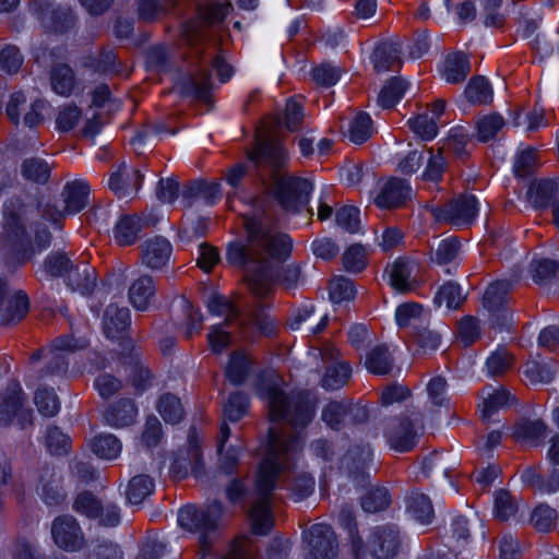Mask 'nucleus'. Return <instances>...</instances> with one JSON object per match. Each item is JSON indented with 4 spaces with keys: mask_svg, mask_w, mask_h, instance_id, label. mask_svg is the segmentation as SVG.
I'll return each mask as SVG.
<instances>
[{
    "mask_svg": "<svg viewBox=\"0 0 559 559\" xmlns=\"http://www.w3.org/2000/svg\"><path fill=\"white\" fill-rule=\"evenodd\" d=\"M157 411L166 423L173 425L180 423L185 416L180 399L171 393H165L159 397Z\"/></svg>",
    "mask_w": 559,
    "mask_h": 559,
    "instance_id": "obj_45",
    "label": "nucleus"
},
{
    "mask_svg": "<svg viewBox=\"0 0 559 559\" xmlns=\"http://www.w3.org/2000/svg\"><path fill=\"white\" fill-rule=\"evenodd\" d=\"M423 428L421 414L416 412L401 414L386 421L384 437L391 449L397 452H409L415 448L419 430Z\"/></svg>",
    "mask_w": 559,
    "mask_h": 559,
    "instance_id": "obj_8",
    "label": "nucleus"
},
{
    "mask_svg": "<svg viewBox=\"0 0 559 559\" xmlns=\"http://www.w3.org/2000/svg\"><path fill=\"white\" fill-rule=\"evenodd\" d=\"M372 134V120L367 112H359L350 122L348 136L356 144L367 141Z\"/></svg>",
    "mask_w": 559,
    "mask_h": 559,
    "instance_id": "obj_58",
    "label": "nucleus"
},
{
    "mask_svg": "<svg viewBox=\"0 0 559 559\" xmlns=\"http://www.w3.org/2000/svg\"><path fill=\"white\" fill-rule=\"evenodd\" d=\"M169 12V9L162 0H138L136 13L139 21L143 23H155Z\"/></svg>",
    "mask_w": 559,
    "mask_h": 559,
    "instance_id": "obj_51",
    "label": "nucleus"
},
{
    "mask_svg": "<svg viewBox=\"0 0 559 559\" xmlns=\"http://www.w3.org/2000/svg\"><path fill=\"white\" fill-rule=\"evenodd\" d=\"M254 386L257 393L267 402L272 421L285 420L294 428H305L311 423L314 406L309 397L300 393L287 396L280 389V378L274 371L259 373Z\"/></svg>",
    "mask_w": 559,
    "mask_h": 559,
    "instance_id": "obj_5",
    "label": "nucleus"
},
{
    "mask_svg": "<svg viewBox=\"0 0 559 559\" xmlns=\"http://www.w3.org/2000/svg\"><path fill=\"white\" fill-rule=\"evenodd\" d=\"M350 373L352 368L347 362H336L326 368L322 385L328 390H337L347 383Z\"/></svg>",
    "mask_w": 559,
    "mask_h": 559,
    "instance_id": "obj_55",
    "label": "nucleus"
},
{
    "mask_svg": "<svg viewBox=\"0 0 559 559\" xmlns=\"http://www.w3.org/2000/svg\"><path fill=\"white\" fill-rule=\"evenodd\" d=\"M209 311L216 316L225 317V324L233 325L237 323L238 325L245 324V319L240 311L233 305V302L223 295L214 294L207 301Z\"/></svg>",
    "mask_w": 559,
    "mask_h": 559,
    "instance_id": "obj_36",
    "label": "nucleus"
},
{
    "mask_svg": "<svg viewBox=\"0 0 559 559\" xmlns=\"http://www.w3.org/2000/svg\"><path fill=\"white\" fill-rule=\"evenodd\" d=\"M130 311L115 304L107 306L103 316V330L107 338L120 340L130 326Z\"/></svg>",
    "mask_w": 559,
    "mask_h": 559,
    "instance_id": "obj_22",
    "label": "nucleus"
},
{
    "mask_svg": "<svg viewBox=\"0 0 559 559\" xmlns=\"http://www.w3.org/2000/svg\"><path fill=\"white\" fill-rule=\"evenodd\" d=\"M74 263L70 258L62 252H55L47 257L44 266L45 271L55 277L68 276V273L73 267Z\"/></svg>",
    "mask_w": 559,
    "mask_h": 559,
    "instance_id": "obj_63",
    "label": "nucleus"
},
{
    "mask_svg": "<svg viewBox=\"0 0 559 559\" xmlns=\"http://www.w3.org/2000/svg\"><path fill=\"white\" fill-rule=\"evenodd\" d=\"M242 225L247 242H231L226 259L243 270V281L250 294L264 300L274 294L276 286L296 287L301 276L300 265L283 264L292 253L290 237L269 228L261 215H242Z\"/></svg>",
    "mask_w": 559,
    "mask_h": 559,
    "instance_id": "obj_1",
    "label": "nucleus"
},
{
    "mask_svg": "<svg viewBox=\"0 0 559 559\" xmlns=\"http://www.w3.org/2000/svg\"><path fill=\"white\" fill-rule=\"evenodd\" d=\"M37 491L48 506H59L67 497L62 478L52 466L45 465L39 469Z\"/></svg>",
    "mask_w": 559,
    "mask_h": 559,
    "instance_id": "obj_17",
    "label": "nucleus"
},
{
    "mask_svg": "<svg viewBox=\"0 0 559 559\" xmlns=\"http://www.w3.org/2000/svg\"><path fill=\"white\" fill-rule=\"evenodd\" d=\"M401 47L396 43H383L379 45L373 53L372 61L376 72L392 70L395 64L401 67Z\"/></svg>",
    "mask_w": 559,
    "mask_h": 559,
    "instance_id": "obj_34",
    "label": "nucleus"
},
{
    "mask_svg": "<svg viewBox=\"0 0 559 559\" xmlns=\"http://www.w3.org/2000/svg\"><path fill=\"white\" fill-rule=\"evenodd\" d=\"M143 180V175L138 169L129 168L121 164L109 178V188L120 198H128L136 192Z\"/></svg>",
    "mask_w": 559,
    "mask_h": 559,
    "instance_id": "obj_21",
    "label": "nucleus"
},
{
    "mask_svg": "<svg viewBox=\"0 0 559 559\" xmlns=\"http://www.w3.org/2000/svg\"><path fill=\"white\" fill-rule=\"evenodd\" d=\"M300 448V436L297 433H278L269 429L267 451L259 464L254 488L250 493L251 508L249 516L252 532L257 535L267 534L273 526L272 502L275 490L288 479L293 466V456ZM225 492L231 503H242L249 497L245 478H233Z\"/></svg>",
    "mask_w": 559,
    "mask_h": 559,
    "instance_id": "obj_2",
    "label": "nucleus"
},
{
    "mask_svg": "<svg viewBox=\"0 0 559 559\" xmlns=\"http://www.w3.org/2000/svg\"><path fill=\"white\" fill-rule=\"evenodd\" d=\"M28 7L47 33L62 34L74 26L75 17L71 10L56 5L51 0H31Z\"/></svg>",
    "mask_w": 559,
    "mask_h": 559,
    "instance_id": "obj_9",
    "label": "nucleus"
},
{
    "mask_svg": "<svg viewBox=\"0 0 559 559\" xmlns=\"http://www.w3.org/2000/svg\"><path fill=\"white\" fill-rule=\"evenodd\" d=\"M558 262L550 259L534 260L531 262L530 272L537 285H547L556 278Z\"/></svg>",
    "mask_w": 559,
    "mask_h": 559,
    "instance_id": "obj_53",
    "label": "nucleus"
},
{
    "mask_svg": "<svg viewBox=\"0 0 559 559\" xmlns=\"http://www.w3.org/2000/svg\"><path fill=\"white\" fill-rule=\"evenodd\" d=\"M519 510L518 500L510 491L500 489L495 498V515L499 521H508L513 518Z\"/></svg>",
    "mask_w": 559,
    "mask_h": 559,
    "instance_id": "obj_56",
    "label": "nucleus"
},
{
    "mask_svg": "<svg viewBox=\"0 0 559 559\" xmlns=\"http://www.w3.org/2000/svg\"><path fill=\"white\" fill-rule=\"evenodd\" d=\"M329 293L331 300L338 304L354 299L356 289L353 281L340 276L330 282Z\"/></svg>",
    "mask_w": 559,
    "mask_h": 559,
    "instance_id": "obj_62",
    "label": "nucleus"
},
{
    "mask_svg": "<svg viewBox=\"0 0 559 559\" xmlns=\"http://www.w3.org/2000/svg\"><path fill=\"white\" fill-rule=\"evenodd\" d=\"M473 536L477 538L485 537V530L481 520L476 513L456 516L451 525V537L457 545L466 544Z\"/></svg>",
    "mask_w": 559,
    "mask_h": 559,
    "instance_id": "obj_23",
    "label": "nucleus"
},
{
    "mask_svg": "<svg viewBox=\"0 0 559 559\" xmlns=\"http://www.w3.org/2000/svg\"><path fill=\"white\" fill-rule=\"evenodd\" d=\"M402 546L397 526L384 524L373 528L368 540L370 554L376 559H393Z\"/></svg>",
    "mask_w": 559,
    "mask_h": 559,
    "instance_id": "obj_16",
    "label": "nucleus"
},
{
    "mask_svg": "<svg viewBox=\"0 0 559 559\" xmlns=\"http://www.w3.org/2000/svg\"><path fill=\"white\" fill-rule=\"evenodd\" d=\"M170 242L160 236L148 239L141 246L142 263L151 270L163 269L171 257Z\"/></svg>",
    "mask_w": 559,
    "mask_h": 559,
    "instance_id": "obj_18",
    "label": "nucleus"
},
{
    "mask_svg": "<svg viewBox=\"0 0 559 559\" xmlns=\"http://www.w3.org/2000/svg\"><path fill=\"white\" fill-rule=\"evenodd\" d=\"M154 491V480L148 475H136L129 480L126 497L129 503L140 504Z\"/></svg>",
    "mask_w": 559,
    "mask_h": 559,
    "instance_id": "obj_42",
    "label": "nucleus"
},
{
    "mask_svg": "<svg viewBox=\"0 0 559 559\" xmlns=\"http://www.w3.org/2000/svg\"><path fill=\"white\" fill-rule=\"evenodd\" d=\"M471 71L469 62L465 53L455 52L449 55L444 66V76L449 83L463 82Z\"/></svg>",
    "mask_w": 559,
    "mask_h": 559,
    "instance_id": "obj_39",
    "label": "nucleus"
},
{
    "mask_svg": "<svg viewBox=\"0 0 559 559\" xmlns=\"http://www.w3.org/2000/svg\"><path fill=\"white\" fill-rule=\"evenodd\" d=\"M231 9L229 0L200 1L193 16L181 24V39L195 48L207 41L216 44L222 25Z\"/></svg>",
    "mask_w": 559,
    "mask_h": 559,
    "instance_id": "obj_6",
    "label": "nucleus"
},
{
    "mask_svg": "<svg viewBox=\"0 0 559 559\" xmlns=\"http://www.w3.org/2000/svg\"><path fill=\"white\" fill-rule=\"evenodd\" d=\"M306 559H335L337 543L334 532L326 524L312 525L306 535Z\"/></svg>",
    "mask_w": 559,
    "mask_h": 559,
    "instance_id": "obj_13",
    "label": "nucleus"
},
{
    "mask_svg": "<svg viewBox=\"0 0 559 559\" xmlns=\"http://www.w3.org/2000/svg\"><path fill=\"white\" fill-rule=\"evenodd\" d=\"M155 292L156 285L154 278L148 274H143L129 287L130 302L135 309L144 311L148 308Z\"/></svg>",
    "mask_w": 559,
    "mask_h": 559,
    "instance_id": "obj_31",
    "label": "nucleus"
},
{
    "mask_svg": "<svg viewBox=\"0 0 559 559\" xmlns=\"http://www.w3.org/2000/svg\"><path fill=\"white\" fill-rule=\"evenodd\" d=\"M428 152L430 156L421 178L425 181L439 182L449 167V158L439 147H431Z\"/></svg>",
    "mask_w": 559,
    "mask_h": 559,
    "instance_id": "obj_46",
    "label": "nucleus"
},
{
    "mask_svg": "<svg viewBox=\"0 0 559 559\" xmlns=\"http://www.w3.org/2000/svg\"><path fill=\"white\" fill-rule=\"evenodd\" d=\"M558 520L557 511L547 504H539L532 513L531 522L533 526L543 533L555 528Z\"/></svg>",
    "mask_w": 559,
    "mask_h": 559,
    "instance_id": "obj_60",
    "label": "nucleus"
},
{
    "mask_svg": "<svg viewBox=\"0 0 559 559\" xmlns=\"http://www.w3.org/2000/svg\"><path fill=\"white\" fill-rule=\"evenodd\" d=\"M51 86L59 95L68 96L71 94L74 87V74L68 64L59 63L52 68Z\"/></svg>",
    "mask_w": 559,
    "mask_h": 559,
    "instance_id": "obj_49",
    "label": "nucleus"
},
{
    "mask_svg": "<svg viewBox=\"0 0 559 559\" xmlns=\"http://www.w3.org/2000/svg\"><path fill=\"white\" fill-rule=\"evenodd\" d=\"M465 97L473 105L488 104L492 100V90L484 76L472 78L465 87Z\"/></svg>",
    "mask_w": 559,
    "mask_h": 559,
    "instance_id": "obj_48",
    "label": "nucleus"
},
{
    "mask_svg": "<svg viewBox=\"0 0 559 559\" xmlns=\"http://www.w3.org/2000/svg\"><path fill=\"white\" fill-rule=\"evenodd\" d=\"M138 409L133 400L120 399L111 404L105 412V420L114 427H126L135 421Z\"/></svg>",
    "mask_w": 559,
    "mask_h": 559,
    "instance_id": "obj_30",
    "label": "nucleus"
},
{
    "mask_svg": "<svg viewBox=\"0 0 559 559\" xmlns=\"http://www.w3.org/2000/svg\"><path fill=\"white\" fill-rule=\"evenodd\" d=\"M477 212V200L472 194H460L448 201L443 206L431 209V214L437 221L447 222L453 226L472 224Z\"/></svg>",
    "mask_w": 559,
    "mask_h": 559,
    "instance_id": "obj_11",
    "label": "nucleus"
},
{
    "mask_svg": "<svg viewBox=\"0 0 559 559\" xmlns=\"http://www.w3.org/2000/svg\"><path fill=\"white\" fill-rule=\"evenodd\" d=\"M558 192V182L552 179H539L531 182L527 199L535 209H547Z\"/></svg>",
    "mask_w": 559,
    "mask_h": 559,
    "instance_id": "obj_33",
    "label": "nucleus"
},
{
    "mask_svg": "<svg viewBox=\"0 0 559 559\" xmlns=\"http://www.w3.org/2000/svg\"><path fill=\"white\" fill-rule=\"evenodd\" d=\"M328 324V316L317 311L314 307L304 308L290 318L289 326L308 335L321 333Z\"/></svg>",
    "mask_w": 559,
    "mask_h": 559,
    "instance_id": "obj_24",
    "label": "nucleus"
},
{
    "mask_svg": "<svg viewBox=\"0 0 559 559\" xmlns=\"http://www.w3.org/2000/svg\"><path fill=\"white\" fill-rule=\"evenodd\" d=\"M252 370L250 357L242 353H234L226 367V377L234 385L242 384Z\"/></svg>",
    "mask_w": 559,
    "mask_h": 559,
    "instance_id": "obj_40",
    "label": "nucleus"
},
{
    "mask_svg": "<svg viewBox=\"0 0 559 559\" xmlns=\"http://www.w3.org/2000/svg\"><path fill=\"white\" fill-rule=\"evenodd\" d=\"M51 173V166L43 158H25L21 164V174L27 181L45 185Z\"/></svg>",
    "mask_w": 559,
    "mask_h": 559,
    "instance_id": "obj_38",
    "label": "nucleus"
},
{
    "mask_svg": "<svg viewBox=\"0 0 559 559\" xmlns=\"http://www.w3.org/2000/svg\"><path fill=\"white\" fill-rule=\"evenodd\" d=\"M92 451L100 459H116L121 451V442L111 433L99 435L92 440Z\"/></svg>",
    "mask_w": 559,
    "mask_h": 559,
    "instance_id": "obj_50",
    "label": "nucleus"
},
{
    "mask_svg": "<svg viewBox=\"0 0 559 559\" xmlns=\"http://www.w3.org/2000/svg\"><path fill=\"white\" fill-rule=\"evenodd\" d=\"M348 400L330 401L321 412V419L333 430H341L347 417Z\"/></svg>",
    "mask_w": 559,
    "mask_h": 559,
    "instance_id": "obj_43",
    "label": "nucleus"
},
{
    "mask_svg": "<svg viewBox=\"0 0 559 559\" xmlns=\"http://www.w3.org/2000/svg\"><path fill=\"white\" fill-rule=\"evenodd\" d=\"M29 300L20 289H12L9 281L0 276V325L20 323L28 313Z\"/></svg>",
    "mask_w": 559,
    "mask_h": 559,
    "instance_id": "obj_10",
    "label": "nucleus"
},
{
    "mask_svg": "<svg viewBox=\"0 0 559 559\" xmlns=\"http://www.w3.org/2000/svg\"><path fill=\"white\" fill-rule=\"evenodd\" d=\"M514 401V396L504 388L488 393L484 399L480 418L484 421L495 420L493 416Z\"/></svg>",
    "mask_w": 559,
    "mask_h": 559,
    "instance_id": "obj_37",
    "label": "nucleus"
},
{
    "mask_svg": "<svg viewBox=\"0 0 559 559\" xmlns=\"http://www.w3.org/2000/svg\"><path fill=\"white\" fill-rule=\"evenodd\" d=\"M406 511L419 523L430 524L435 518V510L430 498L419 491H411L406 498Z\"/></svg>",
    "mask_w": 559,
    "mask_h": 559,
    "instance_id": "obj_32",
    "label": "nucleus"
},
{
    "mask_svg": "<svg viewBox=\"0 0 559 559\" xmlns=\"http://www.w3.org/2000/svg\"><path fill=\"white\" fill-rule=\"evenodd\" d=\"M248 407L249 399L245 393H231L224 405V417L229 421L236 423L246 415Z\"/></svg>",
    "mask_w": 559,
    "mask_h": 559,
    "instance_id": "obj_59",
    "label": "nucleus"
},
{
    "mask_svg": "<svg viewBox=\"0 0 559 559\" xmlns=\"http://www.w3.org/2000/svg\"><path fill=\"white\" fill-rule=\"evenodd\" d=\"M415 264L405 259H397L389 271L391 286L400 292L407 293L413 289L412 273Z\"/></svg>",
    "mask_w": 559,
    "mask_h": 559,
    "instance_id": "obj_35",
    "label": "nucleus"
},
{
    "mask_svg": "<svg viewBox=\"0 0 559 559\" xmlns=\"http://www.w3.org/2000/svg\"><path fill=\"white\" fill-rule=\"evenodd\" d=\"M280 126L281 119L275 118L270 128L257 133L254 146L247 156L278 204L287 212L297 213L308 204L313 185L306 178L287 176L288 152L275 134Z\"/></svg>",
    "mask_w": 559,
    "mask_h": 559,
    "instance_id": "obj_3",
    "label": "nucleus"
},
{
    "mask_svg": "<svg viewBox=\"0 0 559 559\" xmlns=\"http://www.w3.org/2000/svg\"><path fill=\"white\" fill-rule=\"evenodd\" d=\"M34 401L38 412L46 417H52L59 412L60 402L52 390L47 388L37 389Z\"/></svg>",
    "mask_w": 559,
    "mask_h": 559,
    "instance_id": "obj_61",
    "label": "nucleus"
},
{
    "mask_svg": "<svg viewBox=\"0 0 559 559\" xmlns=\"http://www.w3.org/2000/svg\"><path fill=\"white\" fill-rule=\"evenodd\" d=\"M23 55L15 45L7 44L0 50V69L9 74L16 73L23 64Z\"/></svg>",
    "mask_w": 559,
    "mask_h": 559,
    "instance_id": "obj_64",
    "label": "nucleus"
},
{
    "mask_svg": "<svg viewBox=\"0 0 559 559\" xmlns=\"http://www.w3.org/2000/svg\"><path fill=\"white\" fill-rule=\"evenodd\" d=\"M511 282L507 280L491 283L485 290L483 306L492 314V321L509 326L512 316L507 311L510 301Z\"/></svg>",
    "mask_w": 559,
    "mask_h": 559,
    "instance_id": "obj_12",
    "label": "nucleus"
},
{
    "mask_svg": "<svg viewBox=\"0 0 559 559\" xmlns=\"http://www.w3.org/2000/svg\"><path fill=\"white\" fill-rule=\"evenodd\" d=\"M51 535L56 545L66 551H79L86 543L79 522L69 514L60 515L53 520Z\"/></svg>",
    "mask_w": 559,
    "mask_h": 559,
    "instance_id": "obj_15",
    "label": "nucleus"
},
{
    "mask_svg": "<svg viewBox=\"0 0 559 559\" xmlns=\"http://www.w3.org/2000/svg\"><path fill=\"white\" fill-rule=\"evenodd\" d=\"M223 504L213 501L204 508L186 506L178 512V523L186 531L200 533L199 559H205L209 555L213 539L219 528L223 518Z\"/></svg>",
    "mask_w": 559,
    "mask_h": 559,
    "instance_id": "obj_7",
    "label": "nucleus"
},
{
    "mask_svg": "<svg viewBox=\"0 0 559 559\" xmlns=\"http://www.w3.org/2000/svg\"><path fill=\"white\" fill-rule=\"evenodd\" d=\"M514 356L504 347H500L487 358L486 368L491 377H502L513 369Z\"/></svg>",
    "mask_w": 559,
    "mask_h": 559,
    "instance_id": "obj_47",
    "label": "nucleus"
},
{
    "mask_svg": "<svg viewBox=\"0 0 559 559\" xmlns=\"http://www.w3.org/2000/svg\"><path fill=\"white\" fill-rule=\"evenodd\" d=\"M365 366L373 374H388L393 367V358L389 353L388 346L379 345L369 352Z\"/></svg>",
    "mask_w": 559,
    "mask_h": 559,
    "instance_id": "obj_41",
    "label": "nucleus"
},
{
    "mask_svg": "<svg viewBox=\"0 0 559 559\" xmlns=\"http://www.w3.org/2000/svg\"><path fill=\"white\" fill-rule=\"evenodd\" d=\"M512 436L518 442L537 447L547 436V426L542 419H522L514 426Z\"/></svg>",
    "mask_w": 559,
    "mask_h": 559,
    "instance_id": "obj_27",
    "label": "nucleus"
},
{
    "mask_svg": "<svg viewBox=\"0 0 559 559\" xmlns=\"http://www.w3.org/2000/svg\"><path fill=\"white\" fill-rule=\"evenodd\" d=\"M179 92L185 97H191L199 102L207 103L211 96V73L209 70H200L195 74H189L178 84Z\"/></svg>",
    "mask_w": 559,
    "mask_h": 559,
    "instance_id": "obj_20",
    "label": "nucleus"
},
{
    "mask_svg": "<svg viewBox=\"0 0 559 559\" xmlns=\"http://www.w3.org/2000/svg\"><path fill=\"white\" fill-rule=\"evenodd\" d=\"M29 212L21 197L5 200L0 225V274H12L33 255Z\"/></svg>",
    "mask_w": 559,
    "mask_h": 559,
    "instance_id": "obj_4",
    "label": "nucleus"
},
{
    "mask_svg": "<svg viewBox=\"0 0 559 559\" xmlns=\"http://www.w3.org/2000/svg\"><path fill=\"white\" fill-rule=\"evenodd\" d=\"M26 397L16 380H11L0 393V425L8 426L14 417H20L22 427L31 423V413L24 409Z\"/></svg>",
    "mask_w": 559,
    "mask_h": 559,
    "instance_id": "obj_14",
    "label": "nucleus"
},
{
    "mask_svg": "<svg viewBox=\"0 0 559 559\" xmlns=\"http://www.w3.org/2000/svg\"><path fill=\"white\" fill-rule=\"evenodd\" d=\"M155 219L146 217L141 218L136 215H124L116 225L115 239L119 246L133 245L143 227L154 225Z\"/></svg>",
    "mask_w": 559,
    "mask_h": 559,
    "instance_id": "obj_25",
    "label": "nucleus"
},
{
    "mask_svg": "<svg viewBox=\"0 0 559 559\" xmlns=\"http://www.w3.org/2000/svg\"><path fill=\"white\" fill-rule=\"evenodd\" d=\"M464 299L465 297L462 295L460 285L448 282L439 288L435 297V302L438 306L444 305L448 309H456L462 305Z\"/></svg>",
    "mask_w": 559,
    "mask_h": 559,
    "instance_id": "obj_57",
    "label": "nucleus"
},
{
    "mask_svg": "<svg viewBox=\"0 0 559 559\" xmlns=\"http://www.w3.org/2000/svg\"><path fill=\"white\" fill-rule=\"evenodd\" d=\"M407 84L401 78H392L380 91L378 103L382 108L393 107L404 95Z\"/></svg>",
    "mask_w": 559,
    "mask_h": 559,
    "instance_id": "obj_52",
    "label": "nucleus"
},
{
    "mask_svg": "<svg viewBox=\"0 0 559 559\" xmlns=\"http://www.w3.org/2000/svg\"><path fill=\"white\" fill-rule=\"evenodd\" d=\"M468 142V135L463 132L461 129H455L451 131L449 136L443 140L442 144L438 146L449 158L450 155H453L457 159L465 160L468 158L469 153L466 150V145Z\"/></svg>",
    "mask_w": 559,
    "mask_h": 559,
    "instance_id": "obj_44",
    "label": "nucleus"
},
{
    "mask_svg": "<svg viewBox=\"0 0 559 559\" xmlns=\"http://www.w3.org/2000/svg\"><path fill=\"white\" fill-rule=\"evenodd\" d=\"M66 281L71 290L90 295L96 286V271L87 263H76L68 273Z\"/></svg>",
    "mask_w": 559,
    "mask_h": 559,
    "instance_id": "obj_26",
    "label": "nucleus"
},
{
    "mask_svg": "<svg viewBox=\"0 0 559 559\" xmlns=\"http://www.w3.org/2000/svg\"><path fill=\"white\" fill-rule=\"evenodd\" d=\"M181 195L185 200L198 198L203 199L207 204H214L222 198L221 183L193 180L183 187ZM190 205L191 201L188 202V206Z\"/></svg>",
    "mask_w": 559,
    "mask_h": 559,
    "instance_id": "obj_29",
    "label": "nucleus"
},
{
    "mask_svg": "<svg viewBox=\"0 0 559 559\" xmlns=\"http://www.w3.org/2000/svg\"><path fill=\"white\" fill-rule=\"evenodd\" d=\"M72 508L88 519H97L103 510L100 500L88 490H84L75 497Z\"/></svg>",
    "mask_w": 559,
    "mask_h": 559,
    "instance_id": "obj_54",
    "label": "nucleus"
},
{
    "mask_svg": "<svg viewBox=\"0 0 559 559\" xmlns=\"http://www.w3.org/2000/svg\"><path fill=\"white\" fill-rule=\"evenodd\" d=\"M90 186L82 180L68 182L62 191L64 212L74 214L82 211L88 203Z\"/></svg>",
    "mask_w": 559,
    "mask_h": 559,
    "instance_id": "obj_28",
    "label": "nucleus"
},
{
    "mask_svg": "<svg viewBox=\"0 0 559 559\" xmlns=\"http://www.w3.org/2000/svg\"><path fill=\"white\" fill-rule=\"evenodd\" d=\"M412 188L405 179L391 178L381 189L374 202L379 207L393 209L411 199Z\"/></svg>",
    "mask_w": 559,
    "mask_h": 559,
    "instance_id": "obj_19",
    "label": "nucleus"
}]
</instances>
